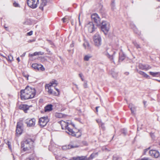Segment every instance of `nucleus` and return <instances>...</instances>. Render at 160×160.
I'll return each mask as SVG.
<instances>
[{
    "mask_svg": "<svg viewBox=\"0 0 160 160\" xmlns=\"http://www.w3.org/2000/svg\"><path fill=\"white\" fill-rule=\"evenodd\" d=\"M36 94L35 88L27 86L24 90L21 91V97L22 99L25 100L32 98Z\"/></svg>",
    "mask_w": 160,
    "mask_h": 160,
    "instance_id": "obj_1",
    "label": "nucleus"
},
{
    "mask_svg": "<svg viewBox=\"0 0 160 160\" xmlns=\"http://www.w3.org/2000/svg\"><path fill=\"white\" fill-rule=\"evenodd\" d=\"M33 143L31 139H26L21 142V148L24 151H28L32 148Z\"/></svg>",
    "mask_w": 160,
    "mask_h": 160,
    "instance_id": "obj_2",
    "label": "nucleus"
},
{
    "mask_svg": "<svg viewBox=\"0 0 160 160\" xmlns=\"http://www.w3.org/2000/svg\"><path fill=\"white\" fill-rule=\"evenodd\" d=\"M58 84V83L57 81L55 80H53L48 84H46L45 85V89H48V92L49 94L52 95H55V93L52 89L51 87H55Z\"/></svg>",
    "mask_w": 160,
    "mask_h": 160,
    "instance_id": "obj_3",
    "label": "nucleus"
},
{
    "mask_svg": "<svg viewBox=\"0 0 160 160\" xmlns=\"http://www.w3.org/2000/svg\"><path fill=\"white\" fill-rule=\"evenodd\" d=\"M101 24V29L104 33L106 34L109 30L110 23L106 21H103L102 22Z\"/></svg>",
    "mask_w": 160,
    "mask_h": 160,
    "instance_id": "obj_4",
    "label": "nucleus"
},
{
    "mask_svg": "<svg viewBox=\"0 0 160 160\" xmlns=\"http://www.w3.org/2000/svg\"><path fill=\"white\" fill-rule=\"evenodd\" d=\"M39 3V0H27V4L31 8L34 9L37 7Z\"/></svg>",
    "mask_w": 160,
    "mask_h": 160,
    "instance_id": "obj_5",
    "label": "nucleus"
},
{
    "mask_svg": "<svg viewBox=\"0 0 160 160\" xmlns=\"http://www.w3.org/2000/svg\"><path fill=\"white\" fill-rule=\"evenodd\" d=\"M49 121V119L47 117H43L39 118L38 123L41 127H43L46 125Z\"/></svg>",
    "mask_w": 160,
    "mask_h": 160,
    "instance_id": "obj_6",
    "label": "nucleus"
},
{
    "mask_svg": "<svg viewBox=\"0 0 160 160\" xmlns=\"http://www.w3.org/2000/svg\"><path fill=\"white\" fill-rule=\"evenodd\" d=\"M93 41L94 45L97 47H99L101 44V38L98 34H95L93 37Z\"/></svg>",
    "mask_w": 160,
    "mask_h": 160,
    "instance_id": "obj_7",
    "label": "nucleus"
},
{
    "mask_svg": "<svg viewBox=\"0 0 160 160\" xmlns=\"http://www.w3.org/2000/svg\"><path fill=\"white\" fill-rule=\"evenodd\" d=\"M86 28L90 33H92L95 31L96 28L95 27L93 22H89L86 24Z\"/></svg>",
    "mask_w": 160,
    "mask_h": 160,
    "instance_id": "obj_8",
    "label": "nucleus"
},
{
    "mask_svg": "<svg viewBox=\"0 0 160 160\" xmlns=\"http://www.w3.org/2000/svg\"><path fill=\"white\" fill-rule=\"evenodd\" d=\"M36 119L34 118L31 119H28L26 120L25 123L27 124V126L29 127H34L36 123Z\"/></svg>",
    "mask_w": 160,
    "mask_h": 160,
    "instance_id": "obj_9",
    "label": "nucleus"
},
{
    "mask_svg": "<svg viewBox=\"0 0 160 160\" xmlns=\"http://www.w3.org/2000/svg\"><path fill=\"white\" fill-rule=\"evenodd\" d=\"M66 132L69 134L73 136H75L77 138H78L81 136V132L79 131L75 132V131H73L72 129H69V132H68L67 131H66Z\"/></svg>",
    "mask_w": 160,
    "mask_h": 160,
    "instance_id": "obj_10",
    "label": "nucleus"
},
{
    "mask_svg": "<svg viewBox=\"0 0 160 160\" xmlns=\"http://www.w3.org/2000/svg\"><path fill=\"white\" fill-rule=\"evenodd\" d=\"M59 122L61 124L62 129L67 130L66 131L69 132V129H71L68 127V123L63 121H61Z\"/></svg>",
    "mask_w": 160,
    "mask_h": 160,
    "instance_id": "obj_11",
    "label": "nucleus"
},
{
    "mask_svg": "<svg viewBox=\"0 0 160 160\" xmlns=\"http://www.w3.org/2000/svg\"><path fill=\"white\" fill-rule=\"evenodd\" d=\"M32 67L35 69L38 70H41V71H44L45 69L43 66L41 64H38L37 63H34L32 64Z\"/></svg>",
    "mask_w": 160,
    "mask_h": 160,
    "instance_id": "obj_12",
    "label": "nucleus"
},
{
    "mask_svg": "<svg viewBox=\"0 0 160 160\" xmlns=\"http://www.w3.org/2000/svg\"><path fill=\"white\" fill-rule=\"evenodd\" d=\"M150 155L155 158H158L159 156V152L154 150H151L149 151Z\"/></svg>",
    "mask_w": 160,
    "mask_h": 160,
    "instance_id": "obj_13",
    "label": "nucleus"
},
{
    "mask_svg": "<svg viewBox=\"0 0 160 160\" xmlns=\"http://www.w3.org/2000/svg\"><path fill=\"white\" fill-rule=\"evenodd\" d=\"M138 66L139 69L143 70H145L146 71L151 68V67L148 65H143L140 64Z\"/></svg>",
    "mask_w": 160,
    "mask_h": 160,
    "instance_id": "obj_14",
    "label": "nucleus"
},
{
    "mask_svg": "<svg viewBox=\"0 0 160 160\" xmlns=\"http://www.w3.org/2000/svg\"><path fill=\"white\" fill-rule=\"evenodd\" d=\"M128 107L131 110L132 113L134 115L135 114L134 112L136 110V107L132 103L129 104Z\"/></svg>",
    "mask_w": 160,
    "mask_h": 160,
    "instance_id": "obj_15",
    "label": "nucleus"
},
{
    "mask_svg": "<svg viewBox=\"0 0 160 160\" xmlns=\"http://www.w3.org/2000/svg\"><path fill=\"white\" fill-rule=\"evenodd\" d=\"M21 109L23 110L25 113L27 112V110L29 109V107L28 106L26 105H21L19 107Z\"/></svg>",
    "mask_w": 160,
    "mask_h": 160,
    "instance_id": "obj_16",
    "label": "nucleus"
},
{
    "mask_svg": "<svg viewBox=\"0 0 160 160\" xmlns=\"http://www.w3.org/2000/svg\"><path fill=\"white\" fill-rule=\"evenodd\" d=\"M52 105L51 104H49L46 106L44 108L45 112H50L52 110Z\"/></svg>",
    "mask_w": 160,
    "mask_h": 160,
    "instance_id": "obj_17",
    "label": "nucleus"
},
{
    "mask_svg": "<svg viewBox=\"0 0 160 160\" xmlns=\"http://www.w3.org/2000/svg\"><path fill=\"white\" fill-rule=\"evenodd\" d=\"M78 147L77 145H68V146H63L62 148L63 149H70L72 148H77Z\"/></svg>",
    "mask_w": 160,
    "mask_h": 160,
    "instance_id": "obj_18",
    "label": "nucleus"
},
{
    "mask_svg": "<svg viewBox=\"0 0 160 160\" xmlns=\"http://www.w3.org/2000/svg\"><path fill=\"white\" fill-rule=\"evenodd\" d=\"M42 2L40 4L39 8L42 11L43 10V7L45 6L46 5L47 1L46 0H42Z\"/></svg>",
    "mask_w": 160,
    "mask_h": 160,
    "instance_id": "obj_19",
    "label": "nucleus"
},
{
    "mask_svg": "<svg viewBox=\"0 0 160 160\" xmlns=\"http://www.w3.org/2000/svg\"><path fill=\"white\" fill-rule=\"evenodd\" d=\"M137 71L139 74L142 75L144 77L147 78H149V76L145 72L141 71L138 70Z\"/></svg>",
    "mask_w": 160,
    "mask_h": 160,
    "instance_id": "obj_20",
    "label": "nucleus"
},
{
    "mask_svg": "<svg viewBox=\"0 0 160 160\" xmlns=\"http://www.w3.org/2000/svg\"><path fill=\"white\" fill-rule=\"evenodd\" d=\"M149 73L150 75L153 77H158L160 76V72H150Z\"/></svg>",
    "mask_w": 160,
    "mask_h": 160,
    "instance_id": "obj_21",
    "label": "nucleus"
},
{
    "mask_svg": "<svg viewBox=\"0 0 160 160\" xmlns=\"http://www.w3.org/2000/svg\"><path fill=\"white\" fill-rule=\"evenodd\" d=\"M43 54V53L42 52H34L33 54H29V56L30 57H33V56H35L39 55H42Z\"/></svg>",
    "mask_w": 160,
    "mask_h": 160,
    "instance_id": "obj_22",
    "label": "nucleus"
},
{
    "mask_svg": "<svg viewBox=\"0 0 160 160\" xmlns=\"http://www.w3.org/2000/svg\"><path fill=\"white\" fill-rule=\"evenodd\" d=\"M23 129L17 128L16 130V133L17 135H20L22 134L23 131Z\"/></svg>",
    "mask_w": 160,
    "mask_h": 160,
    "instance_id": "obj_23",
    "label": "nucleus"
},
{
    "mask_svg": "<svg viewBox=\"0 0 160 160\" xmlns=\"http://www.w3.org/2000/svg\"><path fill=\"white\" fill-rule=\"evenodd\" d=\"M100 20L101 19L99 17L98 18H96V19L94 20V21L97 24V26H100L101 23Z\"/></svg>",
    "mask_w": 160,
    "mask_h": 160,
    "instance_id": "obj_24",
    "label": "nucleus"
},
{
    "mask_svg": "<svg viewBox=\"0 0 160 160\" xmlns=\"http://www.w3.org/2000/svg\"><path fill=\"white\" fill-rule=\"evenodd\" d=\"M23 123L22 121L18 122L17 125V128H20L23 129Z\"/></svg>",
    "mask_w": 160,
    "mask_h": 160,
    "instance_id": "obj_25",
    "label": "nucleus"
},
{
    "mask_svg": "<svg viewBox=\"0 0 160 160\" xmlns=\"http://www.w3.org/2000/svg\"><path fill=\"white\" fill-rule=\"evenodd\" d=\"M98 15L96 13H93L91 16L92 19V20H93V21L96 19V18H98Z\"/></svg>",
    "mask_w": 160,
    "mask_h": 160,
    "instance_id": "obj_26",
    "label": "nucleus"
},
{
    "mask_svg": "<svg viewBox=\"0 0 160 160\" xmlns=\"http://www.w3.org/2000/svg\"><path fill=\"white\" fill-rule=\"evenodd\" d=\"M78 160H88L87 156H81L77 157Z\"/></svg>",
    "mask_w": 160,
    "mask_h": 160,
    "instance_id": "obj_27",
    "label": "nucleus"
},
{
    "mask_svg": "<svg viewBox=\"0 0 160 160\" xmlns=\"http://www.w3.org/2000/svg\"><path fill=\"white\" fill-rule=\"evenodd\" d=\"M55 116L56 117L61 118L64 117V115L61 113H56L55 114Z\"/></svg>",
    "mask_w": 160,
    "mask_h": 160,
    "instance_id": "obj_28",
    "label": "nucleus"
},
{
    "mask_svg": "<svg viewBox=\"0 0 160 160\" xmlns=\"http://www.w3.org/2000/svg\"><path fill=\"white\" fill-rule=\"evenodd\" d=\"M97 155V153H93L92 154L90 155V156L89 158H88V160H89L91 159H93L94 157H95Z\"/></svg>",
    "mask_w": 160,
    "mask_h": 160,
    "instance_id": "obj_29",
    "label": "nucleus"
},
{
    "mask_svg": "<svg viewBox=\"0 0 160 160\" xmlns=\"http://www.w3.org/2000/svg\"><path fill=\"white\" fill-rule=\"evenodd\" d=\"M83 45L85 48H89L90 47V45L88 42H86L83 44Z\"/></svg>",
    "mask_w": 160,
    "mask_h": 160,
    "instance_id": "obj_30",
    "label": "nucleus"
},
{
    "mask_svg": "<svg viewBox=\"0 0 160 160\" xmlns=\"http://www.w3.org/2000/svg\"><path fill=\"white\" fill-rule=\"evenodd\" d=\"M91 57V56L90 55H86L85 56L84 59L85 61H88Z\"/></svg>",
    "mask_w": 160,
    "mask_h": 160,
    "instance_id": "obj_31",
    "label": "nucleus"
},
{
    "mask_svg": "<svg viewBox=\"0 0 160 160\" xmlns=\"http://www.w3.org/2000/svg\"><path fill=\"white\" fill-rule=\"evenodd\" d=\"M7 59L8 61L11 62L13 60V57L12 56L10 55L8 56V58H7Z\"/></svg>",
    "mask_w": 160,
    "mask_h": 160,
    "instance_id": "obj_32",
    "label": "nucleus"
},
{
    "mask_svg": "<svg viewBox=\"0 0 160 160\" xmlns=\"http://www.w3.org/2000/svg\"><path fill=\"white\" fill-rule=\"evenodd\" d=\"M112 77L114 78H116L118 76V73L114 72H112Z\"/></svg>",
    "mask_w": 160,
    "mask_h": 160,
    "instance_id": "obj_33",
    "label": "nucleus"
},
{
    "mask_svg": "<svg viewBox=\"0 0 160 160\" xmlns=\"http://www.w3.org/2000/svg\"><path fill=\"white\" fill-rule=\"evenodd\" d=\"M113 160H120V158L116 155H114L113 157Z\"/></svg>",
    "mask_w": 160,
    "mask_h": 160,
    "instance_id": "obj_34",
    "label": "nucleus"
},
{
    "mask_svg": "<svg viewBox=\"0 0 160 160\" xmlns=\"http://www.w3.org/2000/svg\"><path fill=\"white\" fill-rule=\"evenodd\" d=\"M133 44H134V46L137 48H140V46H139V45H138V44L136 42H133Z\"/></svg>",
    "mask_w": 160,
    "mask_h": 160,
    "instance_id": "obj_35",
    "label": "nucleus"
},
{
    "mask_svg": "<svg viewBox=\"0 0 160 160\" xmlns=\"http://www.w3.org/2000/svg\"><path fill=\"white\" fill-rule=\"evenodd\" d=\"M13 5L16 7H20L19 4L15 2L13 3Z\"/></svg>",
    "mask_w": 160,
    "mask_h": 160,
    "instance_id": "obj_36",
    "label": "nucleus"
},
{
    "mask_svg": "<svg viewBox=\"0 0 160 160\" xmlns=\"http://www.w3.org/2000/svg\"><path fill=\"white\" fill-rule=\"evenodd\" d=\"M99 126L102 128L104 130L105 128V127L104 126V124L102 122H101V124H99Z\"/></svg>",
    "mask_w": 160,
    "mask_h": 160,
    "instance_id": "obj_37",
    "label": "nucleus"
},
{
    "mask_svg": "<svg viewBox=\"0 0 160 160\" xmlns=\"http://www.w3.org/2000/svg\"><path fill=\"white\" fill-rule=\"evenodd\" d=\"M62 20L63 22H68V19L64 17L62 19Z\"/></svg>",
    "mask_w": 160,
    "mask_h": 160,
    "instance_id": "obj_38",
    "label": "nucleus"
},
{
    "mask_svg": "<svg viewBox=\"0 0 160 160\" xmlns=\"http://www.w3.org/2000/svg\"><path fill=\"white\" fill-rule=\"evenodd\" d=\"M107 54H108V57L110 58L111 59H113V56L110 55L109 54V53H108Z\"/></svg>",
    "mask_w": 160,
    "mask_h": 160,
    "instance_id": "obj_39",
    "label": "nucleus"
},
{
    "mask_svg": "<svg viewBox=\"0 0 160 160\" xmlns=\"http://www.w3.org/2000/svg\"><path fill=\"white\" fill-rule=\"evenodd\" d=\"M83 86L84 88H87L88 87V84L86 82H84Z\"/></svg>",
    "mask_w": 160,
    "mask_h": 160,
    "instance_id": "obj_40",
    "label": "nucleus"
},
{
    "mask_svg": "<svg viewBox=\"0 0 160 160\" xmlns=\"http://www.w3.org/2000/svg\"><path fill=\"white\" fill-rule=\"evenodd\" d=\"M32 31H31L30 32L27 33V34L28 36H31L32 35Z\"/></svg>",
    "mask_w": 160,
    "mask_h": 160,
    "instance_id": "obj_41",
    "label": "nucleus"
},
{
    "mask_svg": "<svg viewBox=\"0 0 160 160\" xmlns=\"http://www.w3.org/2000/svg\"><path fill=\"white\" fill-rule=\"evenodd\" d=\"M79 76L81 78L82 80L83 81L84 80L83 78H82V73H80L79 74Z\"/></svg>",
    "mask_w": 160,
    "mask_h": 160,
    "instance_id": "obj_42",
    "label": "nucleus"
},
{
    "mask_svg": "<svg viewBox=\"0 0 160 160\" xmlns=\"http://www.w3.org/2000/svg\"><path fill=\"white\" fill-rule=\"evenodd\" d=\"M124 59V57H123L120 56L119 57V60L122 61Z\"/></svg>",
    "mask_w": 160,
    "mask_h": 160,
    "instance_id": "obj_43",
    "label": "nucleus"
},
{
    "mask_svg": "<svg viewBox=\"0 0 160 160\" xmlns=\"http://www.w3.org/2000/svg\"><path fill=\"white\" fill-rule=\"evenodd\" d=\"M80 14H79V16H78V20H79V24L80 25H81V22H80Z\"/></svg>",
    "mask_w": 160,
    "mask_h": 160,
    "instance_id": "obj_44",
    "label": "nucleus"
},
{
    "mask_svg": "<svg viewBox=\"0 0 160 160\" xmlns=\"http://www.w3.org/2000/svg\"><path fill=\"white\" fill-rule=\"evenodd\" d=\"M97 121V122L99 123V124H101V122H102L101 121V120L100 119H98V120H96Z\"/></svg>",
    "mask_w": 160,
    "mask_h": 160,
    "instance_id": "obj_45",
    "label": "nucleus"
},
{
    "mask_svg": "<svg viewBox=\"0 0 160 160\" xmlns=\"http://www.w3.org/2000/svg\"><path fill=\"white\" fill-rule=\"evenodd\" d=\"M70 160H78V158H77V157H76V158L73 157Z\"/></svg>",
    "mask_w": 160,
    "mask_h": 160,
    "instance_id": "obj_46",
    "label": "nucleus"
},
{
    "mask_svg": "<svg viewBox=\"0 0 160 160\" xmlns=\"http://www.w3.org/2000/svg\"><path fill=\"white\" fill-rule=\"evenodd\" d=\"M111 5L112 7H114L115 6V3L114 1L112 2Z\"/></svg>",
    "mask_w": 160,
    "mask_h": 160,
    "instance_id": "obj_47",
    "label": "nucleus"
},
{
    "mask_svg": "<svg viewBox=\"0 0 160 160\" xmlns=\"http://www.w3.org/2000/svg\"><path fill=\"white\" fill-rule=\"evenodd\" d=\"M4 28H5V29L7 31H8V27H6V26H5V25H4Z\"/></svg>",
    "mask_w": 160,
    "mask_h": 160,
    "instance_id": "obj_48",
    "label": "nucleus"
},
{
    "mask_svg": "<svg viewBox=\"0 0 160 160\" xmlns=\"http://www.w3.org/2000/svg\"><path fill=\"white\" fill-rule=\"evenodd\" d=\"M150 148V147H149L148 148L146 149H145L144 150V152H145L146 151H148V150H149Z\"/></svg>",
    "mask_w": 160,
    "mask_h": 160,
    "instance_id": "obj_49",
    "label": "nucleus"
},
{
    "mask_svg": "<svg viewBox=\"0 0 160 160\" xmlns=\"http://www.w3.org/2000/svg\"><path fill=\"white\" fill-rule=\"evenodd\" d=\"M150 135L152 138H154V135H153L152 133H150Z\"/></svg>",
    "mask_w": 160,
    "mask_h": 160,
    "instance_id": "obj_50",
    "label": "nucleus"
},
{
    "mask_svg": "<svg viewBox=\"0 0 160 160\" xmlns=\"http://www.w3.org/2000/svg\"><path fill=\"white\" fill-rule=\"evenodd\" d=\"M146 102H146V101H143V104H144V107H146V106H145V104H146Z\"/></svg>",
    "mask_w": 160,
    "mask_h": 160,
    "instance_id": "obj_51",
    "label": "nucleus"
},
{
    "mask_svg": "<svg viewBox=\"0 0 160 160\" xmlns=\"http://www.w3.org/2000/svg\"><path fill=\"white\" fill-rule=\"evenodd\" d=\"M74 85L76 86V88L78 89V85L75 84H74Z\"/></svg>",
    "mask_w": 160,
    "mask_h": 160,
    "instance_id": "obj_52",
    "label": "nucleus"
},
{
    "mask_svg": "<svg viewBox=\"0 0 160 160\" xmlns=\"http://www.w3.org/2000/svg\"><path fill=\"white\" fill-rule=\"evenodd\" d=\"M125 74L126 75H128L129 74V72H127L125 73Z\"/></svg>",
    "mask_w": 160,
    "mask_h": 160,
    "instance_id": "obj_53",
    "label": "nucleus"
},
{
    "mask_svg": "<svg viewBox=\"0 0 160 160\" xmlns=\"http://www.w3.org/2000/svg\"><path fill=\"white\" fill-rule=\"evenodd\" d=\"M23 75L26 78H27V79L28 80V76H27V75Z\"/></svg>",
    "mask_w": 160,
    "mask_h": 160,
    "instance_id": "obj_54",
    "label": "nucleus"
},
{
    "mask_svg": "<svg viewBox=\"0 0 160 160\" xmlns=\"http://www.w3.org/2000/svg\"><path fill=\"white\" fill-rule=\"evenodd\" d=\"M99 108L98 107H96V111L97 112H98V108Z\"/></svg>",
    "mask_w": 160,
    "mask_h": 160,
    "instance_id": "obj_55",
    "label": "nucleus"
},
{
    "mask_svg": "<svg viewBox=\"0 0 160 160\" xmlns=\"http://www.w3.org/2000/svg\"><path fill=\"white\" fill-rule=\"evenodd\" d=\"M25 53H24L22 54V56H25Z\"/></svg>",
    "mask_w": 160,
    "mask_h": 160,
    "instance_id": "obj_56",
    "label": "nucleus"
},
{
    "mask_svg": "<svg viewBox=\"0 0 160 160\" xmlns=\"http://www.w3.org/2000/svg\"><path fill=\"white\" fill-rule=\"evenodd\" d=\"M17 59L18 61V62L20 61V59H19V57H18V58H17Z\"/></svg>",
    "mask_w": 160,
    "mask_h": 160,
    "instance_id": "obj_57",
    "label": "nucleus"
},
{
    "mask_svg": "<svg viewBox=\"0 0 160 160\" xmlns=\"http://www.w3.org/2000/svg\"><path fill=\"white\" fill-rule=\"evenodd\" d=\"M29 160H34L33 158H31L29 159Z\"/></svg>",
    "mask_w": 160,
    "mask_h": 160,
    "instance_id": "obj_58",
    "label": "nucleus"
},
{
    "mask_svg": "<svg viewBox=\"0 0 160 160\" xmlns=\"http://www.w3.org/2000/svg\"><path fill=\"white\" fill-rule=\"evenodd\" d=\"M55 89L58 92H59V90L58 89Z\"/></svg>",
    "mask_w": 160,
    "mask_h": 160,
    "instance_id": "obj_59",
    "label": "nucleus"
},
{
    "mask_svg": "<svg viewBox=\"0 0 160 160\" xmlns=\"http://www.w3.org/2000/svg\"><path fill=\"white\" fill-rule=\"evenodd\" d=\"M123 133H124V134H126V132H123Z\"/></svg>",
    "mask_w": 160,
    "mask_h": 160,
    "instance_id": "obj_60",
    "label": "nucleus"
},
{
    "mask_svg": "<svg viewBox=\"0 0 160 160\" xmlns=\"http://www.w3.org/2000/svg\"><path fill=\"white\" fill-rule=\"evenodd\" d=\"M158 81L159 82H160V80H158Z\"/></svg>",
    "mask_w": 160,
    "mask_h": 160,
    "instance_id": "obj_61",
    "label": "nucleus"
},
{
    "mask_svg": "<svg viewBox=\"0 0 160 160\" xmlns=\"http://www.w3.org/2000/svg\"><path fill=\"white\" fill-rule=\"evenodd\" d=\"M8 147L9 148H10V145H8Z\"/></svg>",
    "mask_w": 160,
    "mask_h": 160,
    "instance_id": "obj_62",
    "label": "nucleus"
}]
</instances>
